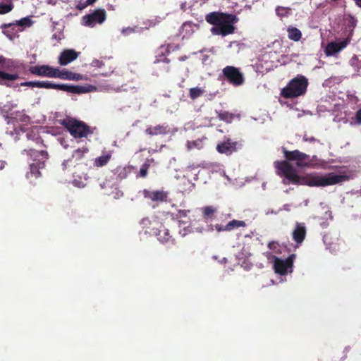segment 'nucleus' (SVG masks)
<instances>
[{
	"mask_svg": "<svg viewBox=\"0 0 361 361\" xmlns=\"http://www.w3.org/2000/svg\"><path fill=\"white\" fill-rule=\"evenodd\" d=\"M205 20L214 26L211 29L214 35L226 36L234 32L233 25L237 23L238 18L233 14L212 12L205 16Z\"/></svg>",
	"mask_w": 361,
	"mask_h": 361,
	"instance_id": "nucleus-1",
	"label": "nucleus"
},
{
	"mask_svg": "<svg viewBox=\"0 0 361 361\" xmlns=\"http://www.w3.org/2000/svg\"><path fill=\"white\" fill-rule=\"evenodd\" d=\"M29 158V169L26 177L28 179L37 178L41 176V170L45 167V161L49 158V154L45 150H37L32 147L24 149Z\"/></svg>",
	"mask_w": 361,
	"mask_h": 361,
	"instance_id": "nucleus-2",
	"label": "nucleus"
},
{
	"mask_svg": "<svg viewBox=\"0 0 361 361\" xmlns=\"http://www.w3.org/2000/svg\"><path fill=\"white\" fill-rule=\"evenodd\" d=\"M17 104L7 102L0 106V113L4 116L7 124L13 125L15 128L20 126H27L30 123V117L25 110H14Z\"/></svg>",
	"mask_w": 361,
	"mask_h": 361,
	"instance_id": "nucleus-3",
	"label": "nucleus"
},
{
	"mask_svg": "<svg viewBox=\"0 0 361 361\" xmlns=\"http://www.w3.org/2000/svg\"><path fill=\"white\" fill-rule=\"evenodd\" d=\"M349 177L346 175L329 173L327 176H309L300 178L301 184L310 187H324L346 181Z\"/></svg>",
	"mask_w": 361,
	"mask_h": 361,
	"instance_id": "nucleus-4",
	"label": "nucleus"
},
{
	"mask_svg": "<svg viewBox=\"0 0 361 361\" xmlns=\"http://www.w3.org/2000/svg\"><path fill=\"white\" fill-rule=\"evenodd\" d=\"M308 80L302 75L290 80L281 91V96L286 99H293L304 95L307 89Z\"/></svg>",
	"mask_w": 361,
	"mask_h": 361,
	"instance_id": "nucleus-5",
	"label": "nucleus"
},
{
	"mask_svg": "<svg viewBox=\"0 0 361 361\" xmlns=\"http://www.w3.org/2000/svg\"><path fill=\"white\" fill-rule=\"evenodd\" d=\"M60 123L75 138L87 137L88 135L93 133L90 126L85 123L73 118L67 117L61 120Z\"/></svg>",
	"mask_w": 361,
	"mask_h": 361,
	"instance_id": "nucleus-6",
	"label": "nucleus"
},
{
	"mask_svg": "<svg viewBox=\"0 0 361 361\" xmlns=\"http://www.w3.org/2000/svg\"><path fill=\"white\" fill-rule=\"evenodd\" d=\"M16 68L15 62L10 59L0 56V85L11 87L10 81H14L19 78L18 73H8L4 71H13Z\"/></svg>",
	"mask_w": 361,
	"mask_h": 361,
	"instance_id": "nucleus-7",
	"label": "nucleus"
},
{
	"mask_svg": "<svg viewBox=\"0 0 361 361\" xmlns=\"http://www.w3.org/2000/svg\"><path fill=\"white\" fill-rule=\"evenodd\" d=\"M274 166L276 173L280 176H284L289 182L297 184L300 183V177L297 174L295 168L289 163V161H276Z\"/></svg>",
	"mask_w": 361,
	"mask_h": 361,
	"instance_id": "nucleus-8",
	"label": "nucleus"
},
{
	"mask_svg": "<svg viewBox=\"0 0 361 361\" xmlns=\"http://www.w3.org/2000/svg\"><path fill=\"white\" fill-rule=\"evenodd\" d=\"M222 73L226 80L233 86H240L245 82L244 75L239 68L227 66L223 68Z\"/></svg>",
	"mask_w": 361,
	"mask_h": 361,
	"instance_id": "nucleus-9",
	"label": "nucleus"
},
{
	"mask_svg": "<svg viewBox=\"0 0 361 361\" xmlns=\"http://www.w3.org/2000/svg\"><path fill=\"white\" fill-rule=\"evenodd\" d=\"M157 226H154L147 231L150 235L157 236L158 240L163 244H172L175 243V240L169 233V231L166 229L164 226L160 222H154Z\"/></svg>",
	"mask_w": 361,
	"mask_h": 361,
	"instance_id": "nucleus-10",
	"label": "nucleus"
},
{
	"mask_svg": "<svg viewBox=\"0 0 361 361\" xmlns=\"http://www.w3.org/2000/svg\"><path fill=\"white\" fill-rule=\"evenodd\" d=\"M106 13L104 8H98L93 12L82 17L83 24L85 26L93 27L95 24H101L105 21Z\"/></svg>",
	"mask_w": 361,
	"mask_h": 361,
	"instance_id": "nucleus-11",
	"label": "nucleus"
},
{
	"mask_svg": "<svg viewBox=\"0 0 361 361\" xmlns=\"http://www.w3.org/2000/svg\"><path fill=\"white\" fill-rule=\"evenodd\" d=\"M89 152L87 147H82L73 151L71 157L62 164L63 170H66L71 166H76L78 164H82L85 158V154Z\"/></svg>",
	"mask_w": 361,
	"mask_h": 361,
	"instance_id": "nucleus-12",
	"label": "nucleus"
},
{
	"mask_svg": "<svg viewBox=\"0 0 361 361\" xmlns=\"http://www.w3.org/2000/svg\"><path fill=\"white\" fill-rule=\"evenodd\" d=\"M283 152L286 161H295L296 165L298 167H305L308 166V164L305 162V161L309 159V155L307 154L301 152L298 149L288 151L283 149Z\"/></svg>",
	"mask_w": 361,
	"mask_h": 361,
	"instance_id": "nucleus-13",
	"label": "nucleus"
},
{
	"mask_svg": "<svg viewBox=\"0 0 361 361\" xmlns=\"http://www.w3.org/2000/svg\"><path fill=\"white\" fill-rule=\"evenodd\" d=\"M243 145L239 141H233L231 138H227L216 146V150L221 154L230 155L242 147Z\"/></svg>",
	"mask_w": 361,
	"mask_h": 361,
	"instance_id": "nucleus-14",
	"label": "nucleus"
},
{
	"mask_svg": "<svg viewBox=\"0 0 361 361\" xmlns=\"http://www.w3.org/2000/svg\"><path fill=\"white\" fill-rule=\"evenodd\" d=\"M295 255L292 254L289 255L286 259H281L278 257H275L274 263V269L276 274L280 275H285L288 272L289 268H292L293 264V260Z\"/></svg>",
	"mask_w": 361,
	"mask_h": 361,
	"instance_id": "nucleus-15",
	"label": "nucleus"
},
{
	"mask_svg": "<svg viewBox=\"0 0 361 361\" xmlns=\"http://www.w3.org/2000/svg\"><path fill=\"white\" fill-rule=\"evenodd\" d=\"M56 68L49 65H37L31 66L29 72L39 77H47L54 78Z\"/></svg>",
	"mask_w": 361,
	"mask_h": 361,
	"instance_id": "nucleus-16",
	"label": "nucleus"
},
{
	"mask_svg": "<svg viewBox=\"0 0 361 361\" xmlns=\"http://www.w3.org/2000/svg\"><path fill=\"white\" fill-rule=\"evenodd\" d=\"M350 39L351 38L349 36L341 42H331L328 43L324 49L325 54L329 56L340 52L348 46Z\"/></svg>",
	"mask_w": 361,
	"mask_h": 361,
	"instance_id": "nucleus-17",
	"label": "nucleus"
},
{
	"mask_svg": "<svg viewBox=\"0 0 361 361\" xmlns=\"http://www.w3.org/2000/svg\"><path fill=\"white\" fill-rule=\"evenodd\" d=\"M170 132V127L166 123L154 126H147L145 130V134L149 136L165 135L169 134Z\"/></svg>",
	"mask_w": 361,
	"mask_h": 361,
	"instance_id": "nucleus-18",
	"label": "nucleus"
},
{
	"mask_svg": "<svg viewBox=\"0 0 361 361\" xmlns=\"http://www.w3.org/2000/svg\"><path fill=\"white\" fill-rule=\"evenodd\" d=\"M142 194L145 198L149 199L157 203L165 202L167 199V193L163 190L150 191L145 189L142 191Z\"/></svg>",
	"mask_w": 361,
	"mask_h": 361,
	"instance_id": "nucleus-19",
	"label": "nucleus"
},
{
	"mask_svg": "<svg viewBox=\"0 0 361 361\" xmlns=\"http://www.w3.org/2000/svg\"><path fill=\"white\" fill-rule=\"evenodd\" d=\"M79 54L74 49H65L60 54L59 63L61 66H66L75 61L78 57Z\"/></svg>",
	"mask_w": 361,
	"mask_h": 361,
	"instance_id": "nucleus-20",
	"label": "nucleus"
},
{
	"mask_svg": "<svg viewBox=\"0 0 361 361\" xmlns=\"http://www.w3.org/2000/svg\"><path fill=\"white\" fill-rule=\"evenodd\" d=\"M307 229L304 223H296L292 233L293 240L297 244H301L306 236Z\"/></svg>",
	"mask_w": 361,
	"mask_h": 361,
	"instance_id": "nucleus-21",
	"label": "nucleus"
},
{
	"mask_svg": "<svg viewBox=\"0 0 361 361\" xmlns=\"http://www.w3.org/2000/svg\"><path fill=\"white\" fill-rule=\"evenodd\" d=\"M54 78L78 81L82 79V75L79 73H73L66 70H60L56 68Z\"/></svg>",
	"mask_w": 361,
	"mask_h": 361,
	"instance_id": "nucleus-22",
	"label": "nucleus"
},
{
	"mask_svg": "<svg viewBox=\"0 0 361 361\" xmlns=\"http://www.w3.org/2000/svg\"><path fill=\"white\" fill-rule=\"evenodd\" d=\"M56 90L75 94H80L84 92L83 87L78 85H71L67 84H57Z\"/></svg>",
	"mask_w": 361,
	"mask_h": 361,
	"instance_id": "nucleus-23",
	"label": "nucleus"
},
{
	"mask_svg": "<svg viewBox=\"0 0 361 361\" xmlns=\"http://www.w3.org/2000/svg\"><path fill=\"white\" fill-rule=\"evenodd\" d=\"M288 37L290 40L299 42L302 38V32L297 27L289 25L287 27Z\"/></svg>",
	"mask_w": 361,
	"mask_h": 361,
	"instance_id": "nucleus-24",
	"label": "nucleus"
},
{
	"mask_svg": "<svg viewBox=\"0 0 361 361\" xmlns=\"http://www.w3.org/2000/svg\"><path fill=\"white\" fill-rule=\"evenodd\" d=\"M2 32L10 39H13L17 37V32L14 23L3 24L1 25Z\"/></svg>",
	"mask_w": 361,
	"mask_h": 361,
	"instance_id": "nucleus-25",
	"label": "nucleus"
},
{
	"mask_svg": "<svg viewBox=\"0 0 361 361\" xmlns=\"http://www.w3.org/2000/svg\"><path fill=\"white\" fill-rule=\"evenodd\" d=\"M116 180H123L128 177L130 169L127 166H118L113 171Z\"/></svg>",
	"mask_w": 361,
	"mask_h": 361,
	"instance_id": "nucleus-26",
	"label": "nucleus"
},
{
	"mask_svg": "<svg viewBox=\"0 0 361 361\" xmlns=\"http://www.w3.org/2000/svg\"><path fill=\"white\" fill-rule=\"evenodd\" d=\"M246 223L244 221L233 219L226 225V229L228 231H233L239 227H245Z\"/></svg>",
	"mask_w": 361,
	"mask_h": 361,
	"instance_id": "nucleus-27",
	"label": "nucleus"
},
{
	"mask_svg": "<svg viewBox=\"0 0 361 361\" xmlns=\"http://www.w3.org/2000/svg\"><path fill=\"white\" fill-rule=\"evenodd\" d=\"M111 154H107L96 158L94 161V166L97 167H102L105 166L111 159Z\"/></svg>",
	"mask_w": 361,
	"mask_h": 361,
	"instance_id": "nucleus-28",
	"label": "nucleus"
},
{
	"mask_svg": "<svg viewBox=\"0 0 361 361\" xmlns=\"http://www.w3.org/2000/svg\"><path fill=\"white\" fill-rule=\"evenodd\" d=\"M204 92V90L199 87H192L189 90V97L191 99L194 100L201 97Z\"/></svg>",
	"mask_w": 361,
	"mask_h": 361,
	"instance_id": "nucleus-29",
	"label": "nucleus"
},
{
	"mask_svg": "<svg viewBox=\"0 0 361 361\" xmlns=\"http://www.w3.org/2000/svg\"><path fill=\"white\" fill-rule=\"evenodd\" d=\"M32 24L33 21L30 17H25L18 20H16V23H14V25L29 27L32 26Z\"/></svg>",
	"mask_w": 361,
	"mask_h": 361,
	"instance_id": "nucleus-30",
	"label": "nucleus"
},
{
	"mask_svg": "<svg viewBox=\"0 0 361 361\" xmlns=\"http://www.w3.org/2000/svg\"><path fill=\"white\" fill-rule=\"evenodd\" d=\"M216 209L213 206H207L202 209V214L204 219H212Z\"/></svg>",
	"mask_w": 361,
	"mask_h": 361,
	"instance_id": "nucleus-31",
	"label": "nucleus"
},
{
	"mask_svg": "<svg viewBox=\"0 0 361 361\" xmlns=\"http://www.w3.org/2000/svg\"><path fill=\"white\" fill-rule=\"evenodd\" d=\"M276 13L280 18L288 17L290 13V8L288 7L277 6Z\"/></svg>",
	"mask_w": 361,
	"mask_h": 361,
	"instance_id": "nucleus-32",
	"label": "nucleus"
},
{
	"mask_svg": "<svg viewBox=\"0 0 361 361\" xmlns=\"http://www.w3.org/2000/svg\"><path fill=\"white\" fill-rule=\"evenodd\" d=\"M357 20L353 16L350 15L347 18V27L350 30V34L357 26Z\"/></svg>",
	"mask_w": 361,
	"mask_h": 361,
	"instance_id": "nucleus-33",
	"label": "nucleus"
},
{
	"mask_svg": "<svg viewBox=\"0 0 361 361\" xmlns=\"http://www.w3.org/2000/svg\"><path fill=\"white\" fill-rule=\"evenodd\" d=\"M13 8V3L9 4H0V14H6L11 12Z\"/></svg>",
	"mask_w": 361,
	"mask_h": 361,
	"instance_id": "nucleus-34",
	"label": "nucleus"
},
{
	"mask_svg": "<svg viewBox=\"0 0 361 361\" xmlns=\"http://www.w3.org/2000/svg\"><path fill=\"white\" fill-rule=\"evenodd\" d=\"M57 84L50 81H40L39 88L56 90Z\"/></svg>",
	"mask_w": 361,
	"mask_h": 361,
	"instance_id": "nucleus-35",
	"label": "nucleus"
},
{
	"mask_svg": "<svg viewBox=\"0 0 361 361\" xmlns=\"http://www.w3.org/2000/svg\"><path fill=\"white\" fill-rule=\"evenodd\" d=\"M154 222H159L158 221H151L149 218H143L140 224V225L142 226L143 228H149V226L152 225L154 226H157L155 224H154Z\"/></svg>",
	"mask_w": 361,
	"mask_h": 361,
	"instance_id": "nucleus-36",
	"label": "nucleus"
},
{
	"mask_svg": "<svg viewBox=\"0 0 361 361\" xmlns=\"http://www.w3.org/2000/svg\"><path fill=\"white\" fill-rule=\"evenodd\" d=\"M149 168V164H147V163L143 164L140 169V177L145 178L147 175Z\"/></svg>",
	"mask_w": 361,
	"mask_h": 361,
	"instance_id": "nucleus-37",
	"label": "nucleus"
},
{
	"mask_svg": "<svg viewBox=\"0 0 361 361\" xmlns=\"http://www.w3.org/2000/svg\"><path fill=\"white\" fill-rule=\"evenodd\" d=\"M40 81H27L20 84L21 86L39 88Z\"/></svg>",
	"mask_w": 361,
	"mask_h": 361,
	"instance_id": "nucleus-38",
	"label": "nucleus"
},
{
	"mask_svg": "<svg viewBox=\"0 0 361 361\" xmlns=\"http://www.w3.org/2000/svg\"><path fill=\"white\" fill-rule=\"evenodd\" d=\"M27 137L28 140H33V141H35L37 144L42 143V140H41V138L39 137V135H38L33 134V132L27 133Z\"/></svg>",
	"mask_w": 361,
	"mask_h": 361,
	"instance_id": "nucleus-39",
	"label": "nucleus"
},
{
	"mask_svg": "<svg viewBox=\"0 0 361 361\" xmlns=\"http://www.w3.org/2000/svg\"><path fill=\"white\" fill-rule=\"evenodd\" d=\"M188 213H190V210L180 209L176 214V218L181 219L183 217H186L188 216Z\"/></svg>",
	"mask_w": 361,
	"mask_h": 361,
	"instance_id": "nucleus-40",
	"label": "nucleus"
},
{
	"mask_svg": "<svg viewBox=\"0 0 361 361\" xmlns=\"http://www.w3.org/2000/svg\"><path fill=\"white\" fill-rule=\"evenodd\" d=\"M187 147L188 149L199 148V142L197 141H188Z\"/></svg>",
	"mask_w": 361,
	"mask_h": 361,
	"instance_id": "nucleus-41",
	"label": "nucleus"
},
{
	"mask_svg": "<svg viewBox=\"0 0 361 361\" xmlns=\"http://www.w3.org/2000/svg\"><path fill=\"white\" fill-rule=\"evenodd\" d=\"M228 118H231V116L228 112H224L219 114V118L221 120L226 121Z\"/></svg>",
	"mask_w": 361,
	"mask_h": 361,
	"instance_id": "nucleus-42",
	"label": "nucleus"
},
{
	"mask_svg": "<svg viewBox=\"0 0 361 361\" xmlns=\"http://www.w3.org/2000/svg\"><path fill=\"white\" fill-rule=\"evenodd\" d=\"M215 228H216V231H219V232H220V231H228L227 229H226V225L225 226H222V225L216 224L215 226Z\"/></svg>",
	"mask_w": 361,
	"mask_h": 361,
	"instance_id": "nucleus-43",
	"label": "nucleus"
},
{
	"mask_svg": "<svg viewBox=\"0 0 361 361\" xmlns=\"http://www.w3.org/2000/svg\"><path fill=\"white\" fill-rule=\"evenodd\" d=\"M355 118L357 123L361 124V108L357 111Z\"/></svg>",
	"mask_w": 361,
	"mask_h": 361,
	"instance_id": "nucleus-44",
	"label": "nucleus"
},
{
	"mask_svg": "<svg viewBox=\"0 0 361 361\" xmlns=\"http://www.w3.org/2000/svg\"><path fill=\"white\" fill-rule=\"evenodd\" d=\"M90 4H86V1L82 3V1H80L79 4L77 6V8L80 10H82L85 8L87 6H89Z\"/></svg>",
	"mask_w": 361,
	"mask_h": 361,
	"instance_id": "nucleus-45",
	"label": "nucleus"
},
{
	"mask_svg": "<svg viewBox=\"0 0 361 361\" xmlns=\"http://www.w3.org/2000/svg\"><path fill=\"white\" fill-rule=\"evenodd\" d=\"M97 0H87L86 4H90L92 5Z\"/></svg>",
	"mask_w": 361,
	"mask_h": 361,
	"instance_id": "nucleus-46",
	"label": "nucleus"
},
{
	"mask_svg": "<svg viewBox=\"0 0 361 361\" xmlns=\"http://www.w3.org/2000/svg\"><path fill=\"white\" fill-rule=\"evenodd\" d=\"M354 1H355V4L358 7L361 8V0H354Z\"/></svg>",
	"mask_w": 361,
	"mask_h": 361,
	"instance_id": "nucleus-47",
	"label": "nucleus"
},
{
	"mask_svg": "<svg viewBox=\"0 0 361 361\" xmlns=\"http://www.w3.org/2000/svg\"><path fill=\"white\" fill-rule=\"evenodd\" d=\"M305 140H308L310 142H312V141H315L316 139L314 137H310L309 139H305Z\"/></svg>",
	"mask_w": 361,
	"mask_h": 361,
	"instance_id": "nucleus-48",
	"label": "nucleus"
},
{
	"mask_svg": "<svg viewBox=\"0 0 361 361\" xmlns=\"http://www.w3.org/2000/svg\"><path fill=\"white\" fill-rule=\"evenodd\" d=\"M95 63L97 64V66H98L99 67L101 66L102 62H99V61H97Z\"/></svg>",
	"mask_w": 361,
	"mask_h": 361,
	"instance_id": "nucleus-49",
	"label": "nucleus"
},
{
	"mask_svg": "<svg viewBox=\"0 0 361 361\" xmlns=\"http://www.w3.org/2000/svg\"><path fill=\"white\" fill-rule=\"evenodd\" d=\"M274 245V243H271L269 244L268 246H269V248H272V245Z\"/></svg>",
	"mask_w": 361,
	"mask_h": 361,
	"instance_id": "nucleus-50",
	"label": "nucleus"
},
{
	"mask_svg": "<svg viewBox=\"0 0 361 361\" xmlns=\"http://www.w3.org/2000/svg\"><path fill=\"white\" fill-rule=\"evenodd\" d=\"M102 75H104V76H107L108 75V73H102Z\"/></svg>",
	"mask_w": 361,
	"mask_h": 361,
	"instance_id": "nucleus-51",
	"label": "nucleus"
},
{
	"mask_svg": "<svg viewBox=\"0 0 361 361\" xmlns=\"http://www.w3.org/2000/svg\"><path fill=\"white\" fill-rule=\"evenodd\" d=\"M180 233L182 234V235H185L186 234L185 231L183 233H182L181 231H180Z\"/></svg>",
	"mask_w": 361,
	"mask_h": 361,
	"instance_id": "nucleus-52",
	"label": "nucleus"
}]
</instances>
